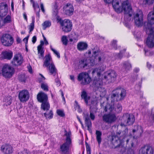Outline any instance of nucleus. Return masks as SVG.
I'll list each match as a JSON object with an SVG mask.
<instances>
[{
  "instance_id": "1",
  "label": "nucleus",
  "mask_w": 154,
  "mask_h": 154,
  "mask_svg": "<svg viewBox=\"0 0 154 154\" xmlns=\"http://www.w3.org/2000/svg\"><path fill=\"white\" fill-rule=\"evenodd\" d=\"M125 89L119 86L112 91L111 96V104H107L105 107L104 110L105 112H116L119 113L122 110V106L119 102V100H123L126 95Z\"/></svg>"
},
{
  "instance_id": "2",
  "label": "nucleus",
  "mask_w": 154,
  "mask_h": 154,
  "mask_svg": "<svg viewBox=\"0 0 154 154\" xmlns=\"http://www.w3.org/2000/svg\"><path fill=\"white\" fill-rule=\"evenodd\" d=\"M107 3H112L115 11L118 13H120L123 11L124 12V19L126 21H130L132 19L133 11L131 4L128 1L123 2L119 5L120 0H104Z\"/></svg>"
},
{
  "instance_id": "3",
  "label": "nucleus",
  "mask_w": 154,
  "mask_h": 154,
  "mask_svg": "<svg viewBox=\"0 0 154 154\" xmlns=\"http://www.w3.org/2000/svg\"><path fill=\"white\" fill-rule=\"evenodd\" d=\"M148 23H146L144 29L146 32L148 36L146 40V44L150 48H152L154 47V29L149 28L147 25Z\"/></svg>"
},
{
  "instance_id": "4",
  "label": "nucleus",
  "mask_w": 154,
  "mask_h": 154,
  "mask_svg": "<svg viewBox=\"0 0 154 154\" xmlns=\"http://www.w3.org/2000/svg\"><path fill=\"white\" fill-rule=\"evenodd\" d=\"M45 60L44 62L43 66L48 67V70L51 75L54 76L57 73V69L54 63L51 61V58L50 54L46 55L45 57Z\"/></svg>"
},
{
  "instance_id": "5",
  "label": "nucleus",
  "mask_w": 154,
  "mask_h": 154,
  "mask_svg": "<svg viewBox=\"0 0 154 154\" xmlns=\"http://www.w3.org/2000/svg\"><path fill=\"white\" fill-rule=\"evenodd\" d=\"M14 68L10 65L6 64L3 66L2 70H0V74L6 79L11 78L14 73Z\"/></svg>"
},
{
  "instance_id": "6",
  "label": "nucleus",
  "mask_w": 154,
  "mask_h": 154,
  "mask_svg": "<svg viewBox=\"0 0 154 154\" xmlns=\"http://www.w3.org/2000/svg\"><path fill=\"white\" fill-rule=\"evenodd\" d=\"M37 98L39 102L42 103L41 108L42 109H48L50 108V105L47 101L48 97L46 94L41 92L37 94Z\"/></svg>"
},
{
  "instance_id": "7",
  "label": "nucleus",
  "mask_w": 154,
  "mask_h": 154,
  "mask_svg": "<svg viewBox=\"0 0 154 154\" xmlns=\"http://www.w3.org/2000/svg\"><path fill=\"white\" fill-rule=\"evenodd\" d=\"M117 74L115 71L113 70H109L105 73L103 78V81L111 82L116 79Z\"/></svg>"
},
{
  "instance_id": "8",
  "label": "nucleus",
  "mask_w": 154,
  "mask_h": 154,
  "mask_svg": "<svg viewBox=\"0 0 154 154\" xmlns=\"http://www.w3.org/2000/svg\"><path fill=\"white\" fill-rule=\"evenodd\" d=\"M1 42L5 46L9 47L12 45L14 43L13 37L9 34H4L1 38Z\"/></svg>"
},
{
  "instance_id": "9",
  "label": "nucleus",
  "mask_w": 154,
  "mask_h": 154,
  "mask_svg": "<svg viewBox=\"0 0 154 154\" xmlns=\"http://www.w3.org/2000/svg\"><path fill=\"white\" fill-rule=\"evenodd\" d=\"M143 15L142 11L138 10L134 14V19L135 24L138 26H141L143 24Z\"/></svg>"
},
{
  "instance_id": "10",
  "label": "nucleus",
  "mask_w": 154,
  "mask_h": 154,
  "mask_svg": "<svg viewBox=\"0 0 154 154\" xmlns=\"http://www.w3.org/2000/svg\"><path fill=\"white\" fill-rule=\"evenodd\" d=\"M95 64V60H92L89 59L84 58L81 59L79 62V66L81 68L87 69L89 66H94Z\"/></svg>"
},
{
  "instance_id": "11",
  "label": "nucleus",
  "mask_w": 154,
  "mask_h": 154,
  "mask_svg": "<svg viewBox=\"0 0 154 154\" xmlns=\"http://www.w3.org/2000/svg\"><path fill=\"white\" fill-rule=\"evenodd\" d=\"M78 80L79 81H82L81 84L83 85L88 84L91 81V79L88 73L83 72L79 74Z\"/></svg>"
},
{
  "instance_id": "12",
  "label": "nucleus",
  "mask_w": 154,
  "mask_h": 154,
  "mask_svg": "<svg viewBox=\"0 0 154 154\" xmlns=\"http://www.w3.org/2000/svg\"><path fill=\"white\" fill-rule=\"evenodd\" d=\"M117 119L116 115L113 113L105 114L102 116L103 121L108 124L114 123L116 121Z\"/></svg>"
},
{
  "instance_id": "13",
  "label": "nucleus",
  "mask_w": 154,
  "mask_h": 154,
  "mask_svg": "<svg viewBox=\"0 0 154 154\" xmlns=\"http://www.w3.org/2000/svg\"><path fill=\"white\" fill-rule=\"evenodd\" d=\"M60 24L63 31L65 32H69L72 30V23L69 20H64L60 22Z\"/></svg>"
},
{
  "instance_id": "14",
  "label": "nucleus",
  "mask_w": 154,
  "mask_h": 154,
  "mask_svg": "<svg viewBox=\"0 0 154 154\" xmlns=\"http://www.w3.org/2000/svg\"><path fill=\"white\" fill-rule=\"evenodd\" d=\"M18 96L21 102H25L29 100V94L28 90H23L19 92Z\"/></svg>"
},
{
  "instance_id": "15",
  "label": "nucleus",
  "mask_w": 154,
  "mask_h": 154,
  "mask_svg": "<svg viewBox=\"0 0 154 154\" xmlns=\"http://www.w3.org/2000/svg\"><path fill=\"white\" fill-rule=\"evenodd\" d=\"M1 150L4 154H11L13 152L14 150L11 145L5 143L2 146Z\"/></svg>"
},
{
  "instance_id": "16",
  "label": "nucleus",
  "mask_w": 154,
  "mask_h": 154,
  "mask_svg": "<svg viewBox=\"0 0 154 154\" xmlns=\"http://www.w3.org/2000/svg\"><path fill=\"white\" fill-rule=\"evenodd\" d=\"M23 58L20 54H18L14 56L11 63L13 65L18 66L21 65L23 62Z\"/></svg>"
},
{
  "instance_id": "17",
  "label": "nucleus",
  "mask_w": 154,
  "mask_h": 154,
  "mask_svg": "<svg viewBox=\"0 0 154 154\" xmlns=\"http://www.w3.org/2000/svg\"><path fill=\"white\" fill-rule=\"evenodd\" d=\"M93 85L97 88L99 91L103 93L104 94H106V91L105 88L102 87V82L101 79L99 78L94 79L93 81Z\"/></svg>"
},
{
  "instance_id": "18",
  "label": "nucleus",
  "mask_w": 154,
  "mask_h": 154,
  "mask_svg": "<svg viewBox=\"0 0 154 154\" xmlns=\"http://www.w3.org/2000/svg\"><path fill=\"white\" fill-rule=\"evenodd\" d=\"M148 22H144V26L146 23H148L147 25L149 28L154 29V28L152 26V25L154 24V13L152 12H150L147 16Z\"/></svg>"
},
{
  "instance_id": "19",
  "label": "nucleus",
  "mask_w": 154,
  "mask_h": 154,
  "mask_svg": "<svg viewBox=\"0 0 154 154\" xmlns=\"http://www.w3.org/2000/svg\"><path fill=\"white\" fill-rule=\"evenodd\" d=\"M123 118L125 119V122L127 125H132L135 121V117L132 114H125L123 116Z\"/></svg>"
},
{
  "instance_id": "20",
  "label": "nucleus",
  "mask_w": 154,
  "mask_h": 154,
  "mask_svg": "<svg viewBox=\"0 0 154 154\" xmlns=\"http://www.w3.org/2000/svg\"><path fill=\"white\" fill-rule=\"evenodd\" d=\"M83 118L85 119L86 125L88 128V130L90 133H91L92 130L91 129V123L90 119L88 113V112H83Z\"/></svg>"
},
{
  "instance_id": "21",
  "label": "nucleus",
  "mask_w": 154,
  "mask_h": 154,
  "mask_svg": "<svg viewBox=\"0 0 154 154\" xmlns=\"http://www.w3.org/2000/svg\"><path fill=\"white\" fill-rule=\"evenodd\" d=\"M8 11V6L6 3H0V17H2L6 16Z\"/></svg>"
},
{
  "instance_id": "22",
  "label": "nucleus",
  "mask_w": 154,
  "mask_h": 154,
  "mask_svg": "<svg viewBox=\"0 0 154 154\" xmlns=\"http://www.w3.org/2000/svg\"><path fill=\"white\" fill-rule=\"evenodd\" d=\"M71 143L66 141L60 146V151L63 154H66L69 149V148Z\"/></svg>"
},
{
  "instance_id": "23",
  "label": "nucleus",
  "mask_w": 154,
  "mask_h": 154,
  "mask_svg": "<svg viewBox=\"0 0 154 154\" xmlns=\"http://www.w3.org/2000/svg\"><path fill=\"white\" fill-rule=\"evenodd\" d=\"M139 152V154H153V152L152 148L148 146H146L141 148Z\"/></svg>"
},
{
  "instance_id": "24",
  "label": "nucleus",
  "mask_w": 154,
  "mask_h": 154,
  "mask_svg": "<svg viewBox=\"0 0 154 154\" xmlns=\"http://www.w3.org/2000/svg\"><path fill=\"white\" fill-rule=\"evenodd\" d=\"M13 56L12 52L10 50L5 51L2 52L1 57L3 59L10 60Z\"/></svg>"
},
{
  "instance_id": "25",
  "label": "nucleus",
  "mask_w": 154,
  "mask_h": 154,
  "mask_svg": "<svg viewBox=\"0 0 154 154\" xmlns=\"http://www.w3.org/2000/svg\"><path fill=\"white\" fill-rule=\"evenodd\" d=\"M65 12L66 15H71L73 14L74 9L72 5L69 3H68L64 7Z\"/></svg>"
},
{
  "instance_id": "26",
  "label": "nucleus",
  "mask_w": 154,
  "mask_h": 154,
  "mask_svg": "<svg viewBox=\"0 0 154 154\" xmlns=\"http://www.w3.org/2000/svg\"><path fill=\"white\" fill-rule=\"evenodd\" d=\"M81 98L83 99L87 105L88 104V101L90 100V97L88 96L86 92L83 90L81 92Z\"/></svg>"
},
{
  "instance_id": "27",
  "label": "nucleus",
  "mask_w": 154,
  "mask_h": 154,
  "mask_svg": "<svg viewBox=\"0 0 154 154\" xmlns=\"http://www.w3.org/2000/svg\"><path fill=\"white\" fill-rule=\"evenodd\" d=\"M77 47L78 50L82 51L87 49L88 47V45L85 42H81L78 44Z\"/></svg>"
},
{
  "instance_id": "28",
  "label": "nucleus",
  "mask_w": 154,
  "mask_h": 154,
  "mask_svg": "<svg viewBox=\"0 0 154 154\" xmlns=\"http://www.w3.org/2000/svg\"><path fill=\"white\" fill-rule=\"evenodd\" d=\"M50 108L48 109H43V110H46V112L44 113V114L46 118L47 119H50L53 118V114L52 111L49 110Z\"/></svg>"
},
{
  "instance_id": "29",
  "label": "nucleus",
  "mask_w": 154,
  "mask_h": 154,
  "mask_svg": "<svg viewBox=\"0 0 154 154\" xmlns=\"http://www.w3.org/2000/svg\"><path fill=\"white\" fill-rule=\"evenodd\" d=\"M12 101V97L10 96L5 97L3 100V101L4 102V105L8 106L10 105Z\"/></svg>"
},
{
  "instance_id": "30",
  "label": "nucleus",
  "mask_w": 154,
  "mask_h": 154,
  "mask_svg": "<svg viewBox=\"0 0 154 154\" xmlns=\"http://www.w3.org/2000/svg\"><path fill=\"white\" fill-rule=\"evenodd\" d=\"M96 138L98 144L100 145L101 142V137L102 136L101 132L98 130H96Z\"/></svg>"
},
{
  "instance_id": "31",
  "label": "nucleus",
  "mask_w": 154,
  "mask_h": 154,
  "mask_svg": "<svg viewBox=\"0 0 154 154\" xmlns=\"http://www.w3.org/2000/svg\"><path fill=\"white\" fill-rule=\"evenodd\" d=\"M104 70V69L103 67L101 66L100 67H99L98 68H95L92 72V73L93 74L94 73H96L97 75L98 76H99L100 75L101 72L103 71Z\"/></svg>"
},
{
  "instance_id": "32",
  "label": "nucleus",
  "mask_w": 154,
  "mask_h": 154,
  "mask_svg": "<svg viewBox=\"0 0 154 154\" xmlns=\"http://www.w3.org/2000/svg\"><path fill=\"white\" fill-rule=\"evenodd\" d=\"M131 67V64L128 62H125L123 63V68L125 70H128L130 69Z\"/></svg>"
},
{
  "instance_id": "33",
  "label": "nucleus",
  "mask_w": 154,
  "mask_h": 154,
  "mask_svg": "<svg viewBox=\"0 0 154 154\" xmlns=\"http://www.w3.org/2000/svg\"><path fill=\"white\" fill-rule=\"evenodd\" d=\"M37 50L39 58L43 57L44 54V51L43 50V48L37 47Z\"/></svg>"
},
{
  "instance_id": "34",
  "label": "nucleus",
  "mask_w": 154,
  "mask_h": 154,
  "mask_svg": "<svg viewBox=\"0 0 154 154\" xmlns=\"http://www.w3.org/2000/svg\"><path fill=\"white\" fill-rule=\"evenodd\" d=\"M65 135L66 136V141L71 143L70 136L71 133L70 132H67L66 130L65 131Z\"/></svg>"
},
{
  "instance_id": "35",
  "label": "nucleus",
  "mask_w": 154,
  "mask_h": 154,
  "mask_svg": "<svg viewBox=\"0 0 154 154\" xmlns=\"http://www.w3.org/2000/svg\"><path fill=\"white\" fill-rule=\"evenodd\" d=\"M51 25V22L49 21H46L44 22L42 24L43 27V29L45 30L47 28L49 27Z\"/></svg>"
},
{
  "instance_id": "36",
  "label": "nucleus",
  "mask_w": 154,
  "mask_h": 154,
  "mask_svg": "<svg viewBox=\"0 0 154 154\" xmlns=\"http://www.w3.org/2000/svg\"><path fill=\"white\" fill-rule=\"evenodd\" d=\"M11 21V15H8L3 20L4 23H10Z\"/></svg>"
},
{
  "instance_id": "37",
  "label": "nucleus",
  "mask_w": 154,
  "mask_h": 154,
  "mask_svg": "<svg viewBox=\"0 0 154 154\" xmlns=\"http://www.w3.org/2000/svg\"><path fill=\"white\" fill-rule=\"evenodd\" d=\"M58 11L57 6L56 5H54L53 9V15L55 17L57 18V17Z\"/></svg>"
},
{
  "instance_id": "38",
  "label": "nucleus",
  "mask_w": 154,
  "mask_h": 154,
  "mask_svg": "<svg viewBox=\"0 0 154 154\" xmlns=\"http://www.w3.org/2000/svg\"><path fill=\"white\" fill-rule=\"evenodd\" d=\"M61 40L63 45H67L68 43V40L66 36H63L61 38Z\"/></svg>"
},
{
  "instance_id": "39",
  "label": "nucleus",
  "mask_w": 154,
  "mask_h": 154,
  "mask_svg": "<svg viewBox=\"0 0 154 154\" xmlns=\"http://www.w3.org/2000/svg\"><path fill=\"white\" fill-rule=\"evenodd\" d=\"M41 88L44 91H48V86L47 84L42 83H41Z\"/></svg>"
},
{
  "instance_id": "40",
  "label": "nucleus",
  "mask_w": 154,
  "mask_h": 154,
  "mask_svg": "<svg viewBox=\"0 0 154 154\" xmlns=\"http://www.w3.org/2000/svg\"><path fill=\"white\" fill-rule=\"evenodd\" d=\"M57 115L60 117H63L65 116V114L63 110L57 109Z\"/></svg>"
},
{
  "instance_id": "41",
  "label": "nucleus",
  "mask_w": 154,
  "mask_h": 154,
  "mask_svg": "<svg viewBox=\"0 0 154 154\" xmlns=\"http://www.w3.org/2000/svg\"><path fill=\"white\" fill-rule=\"evenodd\" d=\"M50 48L51 50L57 56V57L58 58H60V53L58 52L57 50L54 49L52 48V46L51 45L50 46Z\"/></svg>"
},
{
  "instance_id": "42",
  "label": "nucleus",
  "mask_w": 154,
  "mask_h": 154,
  "mask_svg": "<svg viewBox=\"0 0 154 154\" xmlns=\"http://www.w3.org/2000/svg\"><path fill=\"white\" fill-rule=\"evenodd\" d=\"M40 75L41 77L38 78V81L39 83H43L45 79L42 75L40 74Z\"/></svg>"
},
{
  "instance_id": "43",
  "label": "nucleus",
  "mask_w": 154,
  "mask_h": 154,
  "mask_svg": "<svg viewBox=\"0 0 154 154\" xmlns=\"http://www.w3.org/2000/svg\"><path fill=\"white\" fill-rule=\"evenodd\" d=\"M17 154H31V153L29 151L25 149L22 151L18 152Z\"/></svg>"
},
{
  "instance_id": "44",
  "label": "nucleus",
  "mask_w": 154,
  "mask_h": 154,
  "mask_svg": "<svg viewBox=\"0 0 154 154\" xmlns=\"http://www.w3.org/2000/svg\"><path fill=\"white\" fill-rule=\"evenodd\" d=\"M18 79L21 82H25L26 80V78L24 74H22L19 76Z\"/></svg>"
},
{
  "instance_id": "45",
  "label": "nucleus",
  "mask_w": 154,
  "mask_h": 154,
  "mask_svg": "<svg viewBox=\"0 0 154 154\" xmlns=\"http://www.w3.org/2000/svg\"><path fill=\"white\" fill-rule=\"evenodd\" d=\"M85 145L86 148V151L87 154H91V148L90 146L86 143H85Z\"/></svg>"
},
{
  "instance_id": "46",
  "label": "nucleus",
  "mask_w": 154,
  "mask_h": 154,
  "mask_svg": "<svg viewBox=\"0 0 154 154\" xmlns=\"http://www.w3.org/2000/svg\"><path fill=\"white\" fill-rule=\"evenodd\" d=\"M144 50L145 51V54L146 56H151L154 54V53L152 52L146 51L145 49H144Z\"/></svg>"
},
{
  "instance_id": "47",
  "label": "nucleus",
  "mask_w": 154,
  "mask_h": 154,
  "mask_svg": "<svg viewBox=\"0 0 154 154\" xmlns=\"http://www.w3.org/2000/svg\"><path fill=\"white\" fill-rule=\"evenodd\" d=\"M99 52V50L97 49L96 51H93V56L94 57V58L97 59V55H98Z\"/></svg>"
},
{
  "instance_id": "48",
  "label": "nucleus",
  "mask_w": 154,
  "mask_h": 154,
  "mask_svg": "<svg viewBox=\"0 0 154 154\" xmlns=\"http://www.w3.org/2000/svg\"><path fill=\"white\" fill-rule=\"evenodd\" d=\"M34 27V24L32 23H31L30 25L29 26V32H32Z\"/></svg>"
},
{
  "instance_id": "49",
  "label": "nucleus",
  "mask_w": 154,
  "mask_h": 154,
  "mask_svg": "<svg viewBox=\"0 0 154 154\" xmlns=\"http://www.w3.org/2000/svg\"><path fill=\"white\" fill-rule=\"evenodd\" d=\"M146 4L150 5L152 4L154 2V0H144Z\"/></svg>"
},
{
  "instance_id": "50",
  "label": "nucleus",
  "mask_w": 154,
  "mask_h": 154,
  "mask_svg": "<svg viewBox=\"0 0 154 154\" xmlns=\"http://www.w3.org/2000/svg\"><path fill=\"white\" fill-rule=\"evenodd\" d=\"M55 82L56 83V85L57 86H59L60 85L61 83L60 81L58 78H56L55 80Z\"/></svg>"
},
{
  "instance_id": "51",
  "label": "nucleus",
  "mask_w": 154,
  "mask_h": 154,
  "mask_svg": "<svg viewBox=\"0 0 154 154\" xmlns=\"http://www.w3.org/2000/svg\"><path fill=\"white\" fill-rule=\"evenodd\" d=\"M30 2L31 3H32L33 7L34 8L35 10L36 9V7L37 6L38 8H39V6L37 4L35 3L33 0H32V1Z\"/></svg>"
},
{
  "instance_id": "52",
  "label": "nucleus",
  "mask_w": 154,
  "mask_h": 154,
  "mask_svg": "<svg viewBox=\"0 0 154 154\" xmlns=\"http://www.w3.org/2000/svg\"><path fill=\"white\" fill-rule=\"evenodd\" d=\"M90 117L91 118V119L92 120H94L95 119V116L93 112H92L91 111L90 112Z\"/></svg>"
},
{
  "instance_id": "53",
  "label": "nucleus",
  "mask_w": 154,
  "mask_h": 154,
  "mask_svg": "<svg viewBox=\"0 0 154 154\" xmlns=\"http://www.w3.org/2000/svg\"><path fill=\"white\" fill-rule=\"evenodd\" d=\"M123 53V51H120V53L116 55L117 58L121 59L122 57V54Z\"/></svg>"
},
{
  "instance_id": "54",
  "label": "nucleus",
  "mask_w": 154,
  "mask_h": 154,
  "mask_svg": "<svg viewBox=\"0 0 154 154\" xmlns=\"http://www.w3.org/2000/svg\"><path fill=\"white\" fill-rule=\"evenodd\" d=\"M117 41L116 40H113L112 42V46L114 47V48L116 49V43Z\"/></svg>"
},
{
  "instance_id": "55",
  "label": "nucleus",
  "mask_w": 154,
  "mask_h": 154,
  "mask_svg": "<svg viewBox=\"0 0 154 154\" xmlns=\"http://www.w3.org/2000/svg\"><path fill=\"white\" fill-rule=\"evenodd\" d=\"M36 40H37V37L35 35V36H34L32 38V42L33 43V44H35L36 41Z\"/></svg>"
},
{
  "instance_id": "56",
  "label": "nucleus",
  "mask_w": 154,
  "mask_h": 154,
  "mask_svg": "<svg viewBox=\"0 0 154 154\" xmlns=\"http://www.w3.org/2000/svg\"><path fill=\"white\" fill-rule=\"evenodd\" d=\"M40 7L42 11L43 12H45V9L44 8V5L42 3H41Z\"/></svg>"
},
{
  "instance_id": "57",
  "label": "nucleus",
  "mask_w": 154,
  "mask_h": 154,
  "mask_svg": "<svg viewBox=\"0 0 154 154\" xmlns=\"http://www.w3.org/2000/svg\"><path fill=\"white\" fill-rule=\"evenodd\" d=\"M40 43V45H39L38 46V47L42 48V46L44 44V42L42 41H41Z\"/></svg>"
},
{
  "instance_id": "58",
  "label": "nucleus",
  "mask_w": 154,
  "mask_h": 154,
  "mask_svg": "<svg viewBox=\"0 0 154 154\" xmlns=\"http://www.w3.org/2000/svg\"><path fill=\"white\" fill-rule=\"evenodd\" d=\"M23 16L25 20L26 21H27V17L26 14L25 13H24L23 14Z\"/></svg>"
},
{
  "instance_id": "59",
  "label": "nucleus",
  "mask_w": 154,
  "mask_h": 154,
  "mask_svg": "<svg viewBox=\"0 0 154 154\" xmlns=\"http://www.w3.org/2000/svg\"><path fill=\"white\" fill-rule=\"evenodd\" d=\"M77 119H78L79 121L80 122V123L82 125V126H83V124L82 122L81 121L80 118L78 116H77Z\"/></svg>"
},
{
  "instance_id": "60",
  "label": "nucleus",
  "mask_w": 154,
  "mask_h": 154,
  "mask_svg": "<svg viewBox=\"0 0 154 154\" xmlns=\"http://www.w3.org/2000/svg\"><path fill=\"white\" fill-rule=\"evenodd\" d=\"M139 70H140L138 68H135L134 69V71L135 72L137 73V72H138L139 71Z\"/></svg>"
},
{
  "instance_id": "61",
  "label": "nucleus",
  "mask_w": 154,
  "mask_h": 154,
  "mask_svg": "<svg viewBox=\"0 0 154 154\" xmlns=\"http://www.w3.org/2000/svg\"><path fill=\"white\" fill-rule=\"evenodd\" d=\"M141 82H140L138 84V85H137L136 87H137V86H139V89H140V88H141V82H142V80H141Z\"/></svg>"
},
{
  "instance_id": "62",
  "label": "nucleus",
  "mask_w": 154,
  "mask_h": 154,
  "mask_svg": "<svg viewBox=\"0 0 154 154\" xmlns=\"http://www.w3.org/2000/svg\"><path fill=\"white\" fill-rule=\"evenodd\" d=\"M29 36H27V37L25 38L23 40L25 41L26 43L27 42Z\"/></svg>"
},
{
  "instance_id": "63",
  "label": "nucleus",
  "mask_w": 154,
  "mask_h": 154,
  "mask_svg": "<svg viewBox=\"0 0 154 154\" xmlns=\"http://www.w3.org/2000/svg\"><path fill=\"white\" fill-rule=\"evenodd\" d=\"M35 20V18L34 17V16L32 17V22L31 23L34 24Z\"/></svg>"
},
{
  "instance_id": "64",
  "label": "nucleus",
  "mask_w": 154,
  "mask_h": 154,
  "mask_svg": "<svg viewBox=\"0 0 154 154\" xmlns=\"http://www.w3.org/2000/svg\"><path fill=\"white\" fill-rule=\"evenodd\" d=\"M70 79L72 81H74V76L72 75H71L70 76Z\"/></svg>"
}]
</instances>
